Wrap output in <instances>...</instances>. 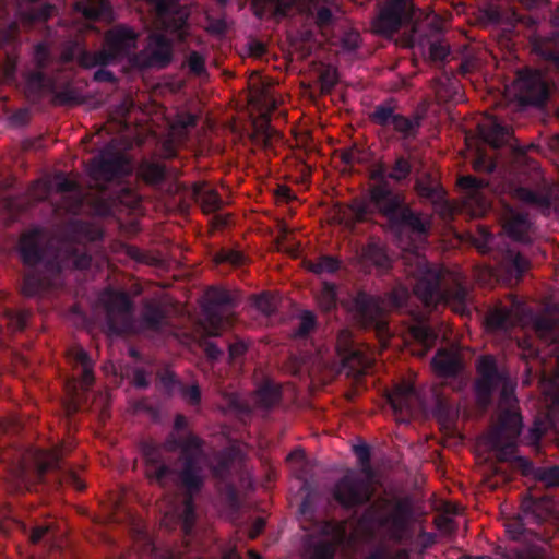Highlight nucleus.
Returning a JSON list of instances; mask_svg holds the SVG:
<instances>
[{"label":"nucleus","mask_w":559,"mask_h":559,"mask_svg":"<svg viewBox=\"0 0 559 559\" xmlns=\"http://www.w3.org/2000/svg\"><path fill=\"white\" fill-rule=\"evenodd\" d=\"M472 240L479 252L488 254L499 249L504 239L501 236L493 235L486 226L478 225Z\"/></svg>","instance_id":"obj_39"},{"label":"nucleus","mask_w":559,"mask_h":559,"mask_svg":"<svg viewBox=\"0 0 559 559\" xmlns=\"http://www.w3.org/2000/svg\"><path fill=\"white\" fill-rule=\"evenodd\" d=\"M522 511L531 523L540 524L554 513V500L548 496L530 497L522 502Z\"/></svg>","instance_id":"obj_29"},{"label":"nucleus","mask_w":559,"mask_h":559,"mask_svg":"<svg viewBox=\"0 0 559 559\" xmlns=\"http://www.w3.org/2000/svg\"><path fill=\"white\" fill-rule=\"evenodd\" d=\"M237 304V298L225 288L212 286L206 289L203 312L207 324L205 330L210 337L219 335L223 326L228 323L227 312Z\"/></svg>","instance_id":"obj_12"},{"label":"nucleus","mask_w":559,"mask_h":559,"mask_svg":"<svg viewBox=\"0 0 559 559\" xmlns=\"http://www.w3.org/2000/svg\"><path fill=\"white\" fill-rule=\"evenodd\" d=\"M478 132L481 140L492 148L508 144L512 136V129L496 117H489L478 123Z\"/></svg>","instance_id":"obj_27"},{"label":"nucleus","mask_w":559,"mask_h":559,"mask_svg":"<svg viewBox=\"0 0 559 559\" xmlns=\"http://www.w3.org/2000/svg\"><path fill=\"white\" fill-rule=\"evenodd\" d=\"M348 540L345 522L325 521L318 534H308L304 539V559H335L336 550Z\"/></svg>","instance_id":"obj_10"},{"label":"nucleus","mask_w":559,"mask_h":559,"mask_svg":"<svg viewBox=\"0 0 559 559\" xmlns=\"http://www.w3.org/2000/svg\"><path fill=\"white\" fill-rule=\"evenodd\" d=\"M68 359L79 372L81 389L88 390L95 380L94 361L88 353L81 346H73L68 350Z\"/></svg>","instance_id":"obj_28"},{"label":"nucleus","mask_w":559,"mask_h":559,"mask_svg":"<svg viewBox=\"0 0 559 559\" xmlns=\"http://www.w3.org/2000/svg\"><path fill=\"white\" fill-rule=\"evenodd\" d=\"M350 219L355 223H361L367 221L370 215L369 205L365 202H355L349 205Z\"/></svg>","instance_id":"obj_61"},{"label":"nucleus","mask_w":559,"mask_h":559,"mask_svg":"<svg viewBox=\"0 0 559 559\" xmlns=\"http://www.w3.org/2000/svg\"><path fill=\"white\" fill-rule=\"evenodd\" d=\"M201 347L211 362H217L224 357V340L222 341H213V340H203L201 342Z\"/></svg>","instance_id":"obj_55"},{"label":"nucleus","mask_w":559,"mask_h":559,"mask_svg":"<svg viewBox=\"0 0 559 559\" xmlns=\"http://www.w3.org/2000/svg\"><path fill=\"white\" fill-rule=\"evenodd\" d=\"M320 90L322 94H330L338 82L337 72L332 68L324 69L320 75Z\"/></svg>","instance_id":"obj_57"},{"label":"nucleus","mask_w":559,"mask_h":559,"mask_svg":"<svg viewBox=\"0 0 559 559\" xmlns=\"http://www.w3.org/2000/svg\"><path fill=\"white\" fill-rule=\"evenodd\" d=\"M50 472L56 474L60 484L70 485L79 491L85 489L83 480L62 461L61 453L59 452L50 453L46 460L38 464L36 471L38 480L44 481L46 474Z\"/></svg>","instance_id":"obj_22"},{"label":"nucleus","mask_w":559,"mask_h":559,"mask_svg":"<svg viewBox=\"0 0 559 559\" xmlns=\"http://www.w3.org/2000/svg\"><path fill=\"white\" fill-rule=\"evenodd\" d=\"M236 457L237 451L235 449H223L214 453L210 465L213 477L222 483L228 484L231 478V469Z\"/></svg>","instance_id":"obj_31"},{"label":"nucleus","mask_w":559,"mask_h":559,"mask_svg":"<svg viewBox=\"0 0 559 559\" xmlns=\"http://www.w3.org/2000/svg\"><path fill=\"white\" fill-rule=\"evenodd\" d=\"M412 335L416 341L421 343L425 347L429 348L433 346L438 338L437 333L427 324L418 323L412 328Z\"/></svg>","instance_id":"obj_53"},{"label":"nucleus","mask_w":559,"mask_h":559,"mask_svg":"<svg viewBox=\"0 0 559 559\" xmlns=\"http://www.w3.org/2000/svg\"><path fill=\"white\" fill-rule=\"evenodd\" d=\"M188 67L191 73L200 76L203 73H205V59L204 57L198 52V51H191L188 57Z\"/></svg>","instance_id":"obj_60"},{"label":"nucleus","mask_w":559,"mask_h":559,"mask_svg":"<svg viewBox=\"0 0 559 559\" xmlns=\"http://www.w3.org/2000/svg\"><path fill=\"white\" fill-rule=\"evenodd\" d=\"M178 388L181 396L190 404V405H199L201 402V390L198 384L187 385L183 383H178Z\"/></svg>","instance_id":"obj_59"},{"label":"nucleus","mask_w":559,"mask_h":559,"mask_svg":"<svg viewBox=\"0 0 559 559\" xmlns=\"http://www.w3.org/2000/svg\"><path fill=\"white\" fill-rule=\"evenodd\" d=\"M518 96L520 103L543 106L549 97V86L540 71L526 69L518 75Z\"/></svg>","instance_id":"obj_19"},{"label":"nucleus","mask_w":559,"mask_h":559,"mask_svg":"<svg viewBox=\"0 0 559 559\" xmlns=\"http://www.w3.org/2000/svg\"><path fill=\"white\" fill-rule=\"evenodd\" d=\"M531 223L527 214L512 212L503 223L506 234L513 240L519 242H527L530 240L528 230Z\"/></svg>","instance_id":"obj_36"},{"label":"nucleus","mask_w":559,"mask_h":559,"mask_svg":"<svg viewBox=\"0 0 559 559\" xmlns=\"http://www.w3.org/2000/svg\"><path fill=\"white\" fill-rule=\"evenodd\" d=\"M512 311L507 307H496L488 311L486 324L491 330L508 331L512 326Z\"/></svg>","instance_id":"obj_43"},{"label":"nucleus","mask_w":559,"mask_h":559,"mask_svg":"<svg viewBox=\"0 0 559 559\" xmlns=\"http://www.w3.org/2000/svg\"><path fill=\"white\" fill-rule=\"evenodd\" d=\"M459 186L466 192L467 197L477 203L483 202L481 191L488 186V181L475 176H462Z\"/></svg>","instance_id":"obj_48"},{"label":"nucleus","mask_w":559,"mask_h":559,"mask_svg":"<svg viewBox=\"0 0 559 559\" xmlns=\"http://www.w3.org/2000/svg\"><path fill=\"white\" fill-rule=\"evenodd\" d=\"M154 4L162 28L183 41L188 35L189 12L179 0H148Z\"/></svg>","instance_id":"obj_17"},{"label":"nucleus","mask_w":559,"mask_h":559,"mask_svg":"<svg viewBox=\"0 0 559 559\" xmlns=\"http://www.w3.org/2000/svg\"><path fill=\"white\" fill-rule=\"evenodd\" d=\"M534 50L546 61L559 70V36L548 40H536Z\"/></svg>","instance_id":"obj_44"},{"label":"nucleus","mask_w":559,"mask_h":559,"mask_svg":"<svg viewBox=\"0 0 559 559\" xmlns=\"http://www.w3.org/2000/svg\"><path fill=\"white\" fill-rule=\"evenodd\" d=\"M173 60V41L163 33L153 32L147 37L145 47L134 53L132 62L142 69H164Z\"/></svg>","instance_id":"obj_16"},{"label":"nucleus","mask_w":559,"mask_h":559,"mask_svg":"<svg viewBox=\"0 0 559 559\" xmlns=\"http://www.w3.org/2000/svg\"><path fill=\"white\" fill-rule=\"evenodd\" d=\"M413 15L414 5L401 4L399 1H385L372 21V28L374 33L390 37L409 23Z\"/></svg>","instance_id":"obj_18"},{"label":"nucleus","mask_w":559,"mask_h":559,"mask_svg":"<svg viewBox=\"0 0 559 559\" xmlns=\"http://www.w3.org/2000/svg\"><path fill=\"white\" fill-rule=\"evenodd\" d=\"M138 176L147 185H159L166 178V167L160 163L142 160L138 167Z\"/></svg>","instance_id":"obj_41"},{"label":"nucleus","mask_w":559,"mask_h":559,"mask_svg":"<svg viewBox=\"0 0 559 559\" xmlns=\"http://www.w3.org/2000/svg\"><path fill=\"white\" fill-rule=\"evenodd\" d=\"M399 103L395 98H388L374 106L369 118L372 123L382 128L392 127L393 131L403 141H414L419 135L425 114L418 110L407 117L397 112Z\"/></svg>","instance_id":"obj_9"},{"label":"nucleus","mask_w":559,"mask_h":559,"mask_svg":"<svg viewBox=\"0 0 559 559\" xmlns=\"http://www.w3.org/2000/svg\"><path fill=\"white\" fill-rule=\"evenodd\" d=\"M19 251L24 265L31 269L24 275L22 293L26 297H35L48 286L47 278L36 270L45 255L40 246L39 230L32 229L22 234L19 240Z\"/></svg>","instance_id":"obj_8"},{"label":"nucleus","mask_w":559,"mask_h":559,"mask_svg":"<svg viewBox=\"0 0 559 559\" xmlns=\"http://www.w3.org/2000/svg\"><path fill=\"white\" fill-rule=\"evenodd\" d=\"M167 322V309L158 300L146 299L143 301L142 311L139 322H136V331L159 332Z\"/></svg>","instance_id":"obj_24"},{"label":"nucleus","mask_w":559,"mask_h":559,"mask_svg":"<svg viewBox=\"0 0 559 559\" xmlns=\"http://www.w3.org/2000/svg\"><path fill=\"white\" fill-rule=\"evenodd\" d=\"M376 182L368 188L370 205L386 222L389 230L399 237L426 238L431 222L428 215L407 202L406 193L389 182V170L379 164L370 174Z\"/></svg>","instance_id":"obj_3"},{"label":"nucleus","mask_w":559,"mask_h":559,"mask_svg":"<svg viewBox=\"0 0 559 559\" xmlns=\"http://www.w3.org/2000/svg\"><path fill=\"white\" fill-rule=\"evenodd\" d=\"M373 492L372 485L368 479L347 474L334 485L333 498L345 510H354L367 504L366 510L371 504Z\"/></svg>","instance_id":"obj_15"},{"label":"nucleus","mask_w":559,"mask_h":559,"mask_svg":"<svg viewBox=\"0 0 559 559\" xmlns=\"http://www.w3.org/2000/svg\"><path fill=\"white\" fill-rule=\"evenodd\" d=\"M535 477L547 487L559 486V466L538 468Z\"/></svg>","instance_id":"obj_56"},{"label":"nucleus","mask_w":559,"mask_h":559,"mask_svg":"<svg viewBox=\"0 0 559 559\" xmlns=\"http://www.w3.org/2000/svg\"><path fill=\"white\" fill-rule=\"evenodd\" d=\"M478 379L475 382L477 401L483 406H488L492 401V394L500 389V399L509 404L514 400L513 385L508 376L500 371L493 356H483L477 362Z\"/></svg>","instance_id":"obj_7"},{"label":"nucleus","mask_w":559,"mask_h":559,"mask_svg":"<svg viewBox=\"0 0 559 559\" xmlns=\"http://www.w3.org/2000/svg\"><path fill=\"white\" fill-rule=\"evenodd\" d=\"M22 530L28 535V540L33 544H51L61 537L64 531L61 528L60 523L52 519L46 518L41 521H36L31 527L22 524Z\"/></svg>","instance_id":"obj_26"},{"label":"nucleus","mask_w":559,"mask_h":559,"mask_svg":"<svg viewBox=\"0 0 559 559\" xmlns=\"http://www.w3.org/2000/svg\"><path fill=\"white\" fill-rule=\"evenodd\" d=\"M21 45L20 25L12 22L0 28V50L5 55L9 63L14 66L16 51Z\"/></svg>","instance_id":"obj_33"},{"label":"nucleus","mask_w":559,"mask_h":559,"mask_svg":"<svg viewBox=\"0 0 559 559\" xmlns=\"http://www.w3.org/2000/svg\"><path fill=\"white\" fill-rule=\"evenodd\" d=\"M512 195L519 201L534 206L542 212H549L552 206V188L539 174H535L527 185L513 188Z\"/></svg>","instance_id":"obj_21"},{"label":"nucleus","mask_w":559,"mask_h":559,"mask_svg":"<svg viewBox=\"0 0 559 559\" xmlns=\"http://www.w3.org/2000/svg\"><path fill=\"white\" fill-rule=\"evenodd\" d=\"M361 259L364 262L374 265L382 270L388 269L390 266V259L386 254L384 247L376 240H370L361 249Z\"/></svg>","instance_id":"obj_40"},{"label":"nucleus","mask_w":559,"mask_h":559,"mask_svg":"<svg viewBox=\"0 0 559 559\" xmlns=\"http://www.w3.org/2000/svg\"><path fill=\"white\" fill-rule=\"evenodd\" d=\"M224 346L228 349L229 364H235L237 359L242 357L248 350L247 344L241 340H236L234 342L224 340Z\"/></svg>","instance_id":"obj_58"},{"label":"nucleus","mask_w":559,"mask_h":559,"mask_svg":"<svg viewBox=\"0 0 559 559\" xmlns=\"http://www.w3.org/2000/svg\"><path fill=\"white\" fill-rule=\"evenodd\" d=\"M281 399V390L277 385L271 382H265L261 385L254 396V402L258 407L269 409L278 403Z\"/></svg>","instance_id":"obj_45"},{"label":"nucleus","mask_w":559,"mask_h":559,"mask_svg":"<svg viewBox=\"0 0 559 559\" xmlns=\"http://www.w3.org/2000/svg\"><path fill=\"white\" fill-rule=\"evenodd\" d=\"M535 329L538 335L546 342L556 343L559 336L557 335V323L549 318H539L535 322Z\"/></svg>","instance_id":"obj_51"},{"label":"nucleus","mask_w":559,"mask_h":559,"mask_svg":"<svg viewBox=\"0 0 559 559\" xmlns=\"http://www.w3.org/2000/svg\"><path fill=\"white\" fill-rule=\"evenodd\" d=\"M178 455L168 457L163 450L144 444L142 449L144 474L148 483L163 489H176L182 492V503L178 518L186 535H190L195 523V497L202 491L206 473L203 464V441L189 432L178 438Z\"/></svg>","instance_id":"obj_1"},{"label":"nucleus","mask_w":559,"mask_h":559,"mask_svg":"<svg viewBox=\"0 0 559 559\" xmlns=\"http://www.w3.org/2000/svg\"><path fill=\"white\" fill-rule=\"evenodd\" d=\"M342 265V261L333 255L323 254L320 255L317 260L307 261L306 267L308 271L321 275V274H334L336 273Z\"/></svg>","instance_id":"obj_46"},{"label":"nucleus","mask_w":559,"mask_h":559,"mask_svg":"<svg viewBox=\"0 0 559 559\" xmlns=\"http://www.w3.org/2000/svg\"><path fill=\"white\" fill-rule=\"evenodd\" d=\"M412 164L405 156H397L389 170V178L395 182H403L412 174Z\"/></svg>","instance_id":"obj_50"},{"label":"nucleus","mask_w":559,"mask_h":559,"mask_svg":"<svg viewBox=\"0 0 559 559\" xmlns=\"http://www.w3.org/2000/svg\"><path fill=\"white\" fill-rule=\"evenodd\" d=\"M317 301L321 310L331 311L337 306V286L334 283L324 281L322 287L317 295Z\"/></svg>","instance_id":"obj_49"},{"label":"nucleus","mask_w":559,"mask_h":559,"mask_svg":"<svg viewBox=\"0 0 559 559\" xmlns=\"http://www.w3.org/2000/svg\"><path fill=\"white\" fill-rule=\"evenodd\" d=\"M497 255L496 259L499 260L500 267L510 282H519L530 269V261L509 246L499 249Z\"/></svg>","instance_id":"obj_25"},{"label":"nucleus","mask_w":559,"mask_h":559,"mask_svg":"<svg viewBox=\"0 0 559 559\" xmlns=\"http://www.w3.org/2000/svg\"><path fill=\"white\" fill-rule=\"evenodd\" d=\"M530 523L525 516L512 520L507 524V533L514 540L531 542L533 539L543 540L538 534L527 528L525 525Z\"/></svg>","instance_id":"obj_47"},{"label":"nucleus","mask_w":559,"mask_h":559,"mask_svg":"<svg viewBox=\"0 0 559 559\" xmlns=\"http://www.w3.org/2000/svg\"><path fill=\"white\" fill-rule=\"evenodd\" d=\"M415 267L411 273L416 278L414 293L427 308H437L439 305H451L461 314L468 312V292L461 284L444 287V272L431 265L427 260L414 254Z\"/></svg>","instance_id":"obj_6"},{"label":"nucleus","mask_w":559,"mask_h":559,"mask_svg":"<svg viewBox=\"0 0 559 559\" xmlns=\"http://www.w3.org/2000/svg\"><path fill=\"white\" fill-rule=\"evenodd\" d=\"M55 188L58 192L67 193L75 189V182L69 179L63 173H58L53 179Z\"/></svg>","instance_id":"obj_62"},{"label":"nucleus","mask_w":559,"mask_h":559,"mask_svg":"<svg viewBox=\"0 0 559 559\" xmlns=\"http://www.w3.org/2000/svg\"><path fill=\"white\" fill-rule=\"evenodd\" d=\"M19 5L22 7L24 3H29L31 5L27 9H19V17L20 21L26 26L31 27L32 25L40 22H46L52 14L56 12V7L44 2L37 3L38 0H16Z\"/></svg>","instance_id":"obj_30"},{"label":"nucleus","mask_w":559,"mask_h":559,"mask_svg":"<svg viewBox=\"0 0 559 559\" xmlns=\"http://www.w3.org/2000/svg\"><path fill=\"white\" fill-rule=\"evenodd\" d=\"M138 39L139 34L132 27L118 24L106 33L103 49L92 52L79 41L70 40L61 49L60 61H75L82 69L106 67L134 55Z\"/></svg>","instance_id":"obj_5"},{"label":"nucleus","mask_w":559,"mask_h":559,"mask_svg":"<svg viewBox=\"0 0 559 559\" xmlns=\"http://www.w3.org/2000/svg\"><path fill=\"white\" fill-rule=\"evenodd\" d=\"M522 431L521 414L509 407L500 413L498 427L495 433H499L507 439H518Z\"/></svg>","instance_id":"obj_35"},{"label":"nucleus","mask_w":559,"mask_h":559,"mask_svg":"<svg viewBox=\"0 0 559 559\" xmlns=\"http://www.w3.org/2000/svg\"><path fill=\"white\" fill-rule=\"evenodd\" d=\"M350 310L361 326L372 328L378 332L385 329V322L382 319L383 309L379 297L359 290L352 300Z\"/></svg>","instance_id":"obj_20"},{"label":"nucleus","mask_w":559,"mask_h":559,"mask_svg":"<svg viewBox=\"0 0 559 559\" xmlns=\"http://www.w3.org/2000/svg\"><path fill=\"white\" fill-rule=\"evenodd\" d=\"M33 63L35 69L26 74V90L32 96L40 97L44 92H48L52 95V104L56 106H72L82 103L81 93L73 86L72 79L58 88V76L63 71L73 68L69 66L71 62L60 61V55H55L48 41L41 40L34 46Z\"/></svg>","instance_id":"obj_4"},{"label":"nucleus","mask_w":559,"mask_h":559,"mask_svg":"<svg viewBox=\"0 0 559 559\" xmlns=\"http://www.w3.org/2000/svg\"><path fill=\"white\" fill-rule=\"evenodd\" d=\"M431 365L439 377L453 378L462 370L460 357L450 350L439 349L432 358Z\"/></svg>","instance_id":"obj_32"},{"label":"nucleus","mask_w":559,"mask_h":559,"mask_svg":"<svg viewBox=\"0 0 559 559\" xmlns=\"http://www.w3.org/2000/svg\"><path fill=\"white\" fill-rule=\"evenodd\" d=\"M317 326V318L311 311H304L299 317V323L294 330L296 338L307 337Z\"/></svg>","instance_id":"obj_54"},{"label":"nucleus","mask_w":559,"mask_h":559,"mask_svg":"<svg viewBox=\"0 0 559 559\" xmlns=\"http://www.w3.org/2000/svg\"><path fill=\"white\" fill-rule=\"evenodd\" d=\"M474 169L476 171L492 173L496 169V163L485 154H479L474 160Z\"/></svg>","instance_id":"obj_64"},{"label":"nucleus","mask_w":559,"mask_h":559,"mask_svg":"<svg viewBox=\"0 0 559 559\" xmlns=\"http://www.w3.org/2000/svg\"><path fill=\"white\" fill-rule=\"evenodd\" d=\"M336 349L344 365L365 369L370 364L367 353L357 345L349 330L340 331Z\"/></svg>","instance_id":"obj_23"},{"label":"nucleus","mask_w":559,"mask_h":559,"mask_svg":"<svg viewBox=\"0 0 559 559\" xmlns=\"http://www.w3.org/2000/svg\"><path fill=\"white\" fill-rule=\"evenodd\" d=\"M414 395V386L409 384H400L388 395V401L395 413H411Z\"/></svg>","instance_id":"obj_38"},{"label":"nucleus","mask_w":559,"mask_h":559,"mask_svg":"<svg viewBox=\"0 0 559 559\" xmlns=\"http://www.w3.org/2000/svg\"><path fill=\"white\" fill-rule=\"evenodd\" d=\"M73 233L79 241L69 242L64 247L62 263L64 266L75 270H87L92 263V255L86 242H93L103 237V233L94 226L75 222L72 225Z\"/></svg>","instance_id":"obj_14"},{"label":"nucleus","mask_w":559,"mask_h":559,"mask_svg":"<svg viewBox=\"0 0 559 559\" xmlns=\"http://www.w3.org/2000/svg\"><path fill=\"white\" fill-rule=\"evenodd\" d=\"M516 440L518 439H507L499 433H493L492 447L497 451V457L501 462L514 461L518 462L521 467H528L531 463L526 459L516 455Z\"/></svg>","instance_id":"obj_34"},{"label":"nucleus","mask_w":559,"mask_h":559,"mask_svg":"<svg viewBox=\"0 0 559 559\" xmlns=\"http://www.w3.org/2000/svg\"><path fill=\"white\" fill-rule=\"evenodd\" d=\"M415 191L419 198L432 204L438 205L444 202L445 191L430 175L416 180Z\"/></svg>","instance_id":"obj_37"},{"label":"nucleus","mask_w":559,"mask_h":559,"mask_svg":"<svg viewBox=\"0 0 559 559\" xmlns=\"http://www.w3.org/2000/svg\"><path fill=\"white\" fill-rule=\"evenodd\" d=\"M106 325L116 335L136 332L133 311L134 304L128 293L109 289L105 300Z\"/></svg>","instance_id":"obj_11"},{"label":"nucleus","mask_w":559,"mask_h":559,"mask_svg":"<svg viewBox=\"0 0 559 559\" xmlns=\"http://www.w3.org/2000/svg\"><path fill=\"white\" fill-rule=\"evenodd\" d=\"M353 451L357 456L359 463L364 467H368L370 469V460H371V451L370 447L367 443H359L354 445Z\"/></svg>","instance_id":"obj_63"},{"label":"nucleus","mask_w":559,"mask_h":559,"mask_svg":"<svg viewBox=\"0 0 559 559\" xmlns=\"http://www.w3.org/2000/svg\"><path fill=\"white\" fill-rule=\"evenodd\" d=\"M132 173L129 157L112 145H106L90 162V175L95 180H120Z\"/></svg>","instance_id":"obj_13"},{"label":"nucleus","mask_w":559,"mask_h":559,"mask_svg":"<svg viewBox=\"0 0 559 559\" xmlns=\"http://www.w3.org/2000/svg\"><path fill=\"white\" fill-rule=\"evenodd\" d=\"M198 201L206 213L216 212L222 206V199L215 190H202L198 192Z\"/></svg>","instance_id":"obj_52"},{"label":"nucleus","mask_w":559,"mask_h":559,"mask_svg":"<svg viewBox=\"0 0 559 559\" xmlns=\"http://www.w3.org/2000/svg\"><path fill=\"white\" fill-rule=\"evenodd\" d=\"M82 14L91 21L107 19L111 14V7L107 0H87L78 4Z\"/></svg>","instance_id":"obj_42"},{"label":"nucleus","mask_w":559,"mask_h":559,"mask_svg":"<svg viewBox=\"0 0 559 559\" xmlns=\"http://www.w3.org/2000/svg\"><path fill=\"white\" fill-rule=\"evenodd\" d=\"M413 506L408 498L376 499L356 522V531L368 542L407 544L409 550L423 555L436 543V534L420 532L409 535Z\"/></svg>","instance_id":"obj_2"}]
</instances>
